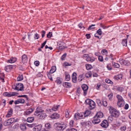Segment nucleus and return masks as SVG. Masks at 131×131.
<instances>
[{
	"mask_svg": "<svg viewBox=\"0 0 131 131\" xmlns=\"http://www.w3.org/2000/svg\"><path fill=\"white\" fill-rule=\"evenodd\" d=\"M66 131H77V130L76 129L71 128L66 129Z\"/></svg>",
	"mask_w": 131,
	"mask_h": 131,
	"instance_id": "obj_50",
	"label": "nucleus"
},
{
	"mask_svg": "<svg viewBox=\"0 0 131 131\" xmlns=\"http://www.w3.org/2000/svg\"><path fill=\"white\" fill-rule=\"evenodd\" d=\"M45 127L46 128L48 129H49L51 128L50 124L49 123L46 124L45 125Z\"/></svg>",
	"mask_w": 131,
	"mask_h": 131,
	"instance_id": "obj_54",
	"label": "nucleus"
},
{
	"mask_svg": "<svg viewBox=\"0 0 131 131\" xmlns=\"http://www.w3.org/2000/svg\"><path fill=\"white\" fill-rule=\"evenodd\" d=\"M120 63L122 65L128 66L130 65V63L129 62L124 60L123 59H120L119 60Z\"/></svg>",
	"mask_w": 131,
	"mask_h": 131,
	"instance_id": "obj_9",
	"label": "nucleus"
},
{
	"mask_svg": "<svg viewBox=\"0 0 131 131\" xmlns=\"http://www.w3.org/2000/svg\"><path fill=\"white\" fill-rule=\"evenodd\" d=\"M96 34H98L99 35H101L102 34V31L101 29H99L96 31Z\"/></svg>",
	"mask_w": 131,
	"mask_h": 131,
	"instance_id": "obj_45",
	"label": "nucleus"
},
{
	"mask_svg": "<svg viewBox=\"0 0 131 131\" xmlns=\"http://www.w3.org/2000/svg\"><path fill=\"white\" fill-rule=\"evenodd\" d=\"M56 69V67L55 66H53L52 67L50 71L49 72L51 73H52L54 72Z\"/></svg>",
	"mask_w": 131,
	"mask_h": 131,
	"instance_id": "obj_25",
	"label": "nucleus"
},
{
	"mask_svg": "<svg viewBox=\"0 0 131 131\" xmlns=\"http://www.w3.org/2000/svg\"><path fill=\"white\" fill-rule=\"evenodd\" d=\"M95 26V25H92L90 26L89 28H88V30L94 29L95 28V27H92L93 26Z\"/></svg>",
	"mask_w": 131,
	"mask_h": 131,
	"instance_id": "obj_42",
	"label": "nucleus"
},
{
	"mask_svg": "<svg viewBox=\"0 0 131 131\" xmlns=\"http://www.w3.org/2000/svg\"><path fill=\"white\" fill-rule=\"evenodd\" d=\"M107 67L109 70H112V67L110 64H108L107 66Z\"/></svg>",
	"mask_w": 131,
	"mask_h": 131,
	"instance_id": "obj_61",
	"label": "nucleus"
},
{
	"mask_svg": "<svg viewBox=\"0 0 131 131\" xmlns=\"http://www.w3.org/2000/svg\"><path fill=\"white\" fill-rule=\"evenodd\" d=\"M14 121L15 119L14 118H10L5 121L4 123V125L5 126L10 125L12 124L14 122Z\"/></svg>",
	"mask_w": 131,
	"mask_h": 131,
	"instance_id": "obj_7",
	"label": "nucleus"
},
{
	"mask_svg": "<svg viewBox=\"0 0 131 131\" xmlns=\"http://www.w3.org/2000/svg\"><path fill=\"white\" fill-rule=\"evenodd\" d=\"M20 102V103H24V100L22 99H18Z\"/></svg>",
	"mask_w": 131,
	"mask_h": 131,
	"instance_id": "obj_55",
	"label": "nucleus"
},
{
	"mask_svg": "<svg viewBox=\"0 0 131 131\" xmlns=\"http://www.w3.org/2000/svg\"><path fill=\"white\" fill-rule=\"evenodd\" d=\"M63 85L64 87L67 88H71L72 86L71 84L70 83L68 82L63 83Z\"/></svg>",
	"mask_w": 131,
	"mask_h": 131,
	"instance_id": "obj_18",
	"label": "nucleus"
},
{
	"mask_svg": "<svg viewBox=\"0 0 131 131\" xmlns=\"http://www.w3.org/2000/svg\"><path fill=\"white\" fill-rule=\"evenodd\" d=\"M56 129L59 131L63 130L67 126V124L66 123H61L60 124L56 123L54 125Z\"/></svg>",
	"mask_w": 131,
	"mask_h": 131,
	"instance_id": "obj_1",
	"label": "nucleus"
},
{
	"mask_svg": "<svg viewBox=\"0 0 131 131\" xmlns=\"http://www.w3.org/2000/svg\"><path fill=\"white\" fill-rule=\"evenodd\" d=\"M126 127L125 126L121 127L120 128L121 131H125L126 130Z\"/></svg>",
	"mask_w": 131,
	"mask_h": 131,
	"instance_id": "obj_51",
	"label": "nucleus"
},
{
	"mask_svg": "<svg viewBox=\"0 0 131 131\" xmlns=\"http://www.w3.org/2000/svg\"><path fill=\"white\" fill-rule=\"evenodd\" d=\"M21 61L23 64L25 63L27 61V56L25 54H24L21 57Z\"/></svg>",
	"mask_w": 131,
	"mask_h": 131,
	"instance_id": "obj_16",
	"label": "nucleus"
},
{
	"mask_svg": "<svg viewBox=\"0 0 131 131\" xmlns=\"http://www.w3.org/2000/svg\"><path fill=\"white\" fill-rule=\"evenodd\" d=\"M100 125L103 127L106 128L108 127V124L107 121L105 120L103 121Z\"/></svg>",
	"mask_w": 131,
	"mask_h": 131,
	"instance_id": "obj_14",
	"label": "nucleus"
},
{
	"mask_svg": "<svg viewBox=\"0 0 131 131\" xmlns=\"http://www.w3.org/2000/svg\"><path fill=\"white\" fill-rule=\"evenodd\" d=\"M93 120L92 121L93 123L96 124L99 123L100 122V120L99 118H98L95 116L93 117Z\"/></svg>",
	"mask_w": 131,
	"mask_h": 131,
	"instance_id": "obj_12",
	"label": "nucleus"
},
{
	"mask_svg": "<svg viewBox=\"0 0 131 131\" xmlns=\"http://www.w3.org/2000/svg\"><path fill=\"white\" fill-rule=\"evenodd\" d=\"M82 88L84 91V94L85 96L87 94V91L88 88V86L86 84H83L82 85Z\"/></svg>",
	"mask_w": 131,
	"mask_h": 131,
	"instance_id": "obj_11",
	"label": "nucleus"
},
{
	"mask_svg": "<svg viewBox=\"0 0 131 131\" xmlns=\"http://www.w3.org/2000/svg\"><path fill=\"white\" fill-rule=\"evenodd\" d=\"M122 74H120L118 75H117L115 76V79H121L122 78Z\"/></svg>",
	"mask_w": 131,
	"mask_h": 131,
	"instance_id": "obj_41",
	"label": "nucleus"
},
{
	"mask_svg": "<svg viewBox=\"0 0 131 131\" xmlns=\"http://www.w3.org/2000/svg\"><path fill=\"white\" fill-rule=\"evenodd\" d=\"M13 109H11L10 111H9L7 115L6 116V117H8L10 116L12 113Z\"/></svg>",
	"mask_w": 131,
	"mask_h": 131,
	"instance_id": "obj_36",
	"label": "nucleus"
},
{
	"mask_svg": "<svg viewBox=\"0 0 131 131\" xmlns=\"http://www.w3.org/2000/svg\"><path fill=\"white\" fill-rule=\"evenodd\" d=\"M60 45V43H58L57 48L61 50L64 49V46H59Z\"/></svg>",
	"mask_w": 131,
	"mask_h": 131,
	"instance_id": "obj_32",
	"label": "nucleus"
},
{
	"mask_svg": "<svg viewBox=\"0 0 131 131\" xmlns=\"http://www.w3.org/2000/svg\"><path fill=\"white\" fill-rule=\"evenodd\" d=\"M65 116L67 118H69L70 116V114L68 112V111L66 110L65 111Z\"/></svg>",
	"mask_w": 131,
	"mask_h": 131,
	"instance_id": "obj_38",
	"label": "nucleus"
},
{
	"mask_svg": "<svg viewBox=\"0 0 131 131\" xmlns=\"http://www.w3.org/2000/svg\"><path fill=\"white\" fill-rule=\"evenodd\" d=\"M112 65L115 68H118L120 67L119 65V64L113 62H112Z\"/></svg>",
	"mask_w": 131,
	"mask_h": 131,
	"instance_id": "obj_33",
	"label": "nucleus"
},
{
	"mask_svg": "<svg viewBox=\"0 0 131 131\" xmlns=\"http://www.w3.org/2000/svg\"><path fill=\"white\" fill-rule=\"evenodd\" d=\"M43 110L40 109V108H37L35 112L34 113V115L36 116H39L41 114L43 113Z\"/></svg>",
	"mask_w": 131,
	"mask_h": 131,
	"instance_id": "obj_10",
	"label": "nucleus"
},
{
	"mask_svg": "<svg viewBox=\"0 0 131 131\" xmlns=\"http://www.w3.org/2000/svg\"><path fill=\"white\" fill-rule=\"evenodd\" d=\"M101 85V84L100 83H98L97 84V85L96 86V88L98 90H99L100 88V86Z\"/></svg>",
	"mask_w": 131,
	"mask_h": 131,
	"instance_id": "obj_57",
	"label": "nucleus"
},
{
	"mask_svg": "<svg viewBox=\"0 0 131 131\" xmlns=\"http://www.w3.org/2000/svg\"><path fill=\"white\" fill-rule=\"evenodd\" d=\"M34 63L36 66H38L39 64V62L38 61H37L34 62Z\"/></svg>",
	"mask_w": 131,
	"mask_h": 131,
	"instance_id": "obj_59",
	"label": "nucleus"
},
{
	"mask_svg": "<svg viewBox=\"0 0 131 131\" xmlns=\"http://www.w3.org/2000/svg\"><path fill=\"white\" fill-rule=\"evenodd\" d=\"M84 114L83 113H76L74 115V119L77 120L78 119H82L84 118Z\"/></svg>",
	"mask_w": 131,
	"mask_h": 131,
	"instance_id": "obj_5",
	"label": "nucleus"
},
{
	"mask_svg": "<svg viewBox=\"0 0 131 131\" xmlns=\"http://www.w3.org/2000/svg\"><path fill=\"white\" fill-rule=\"evenodd\" d=\"M74 122V121H73L72 120H71L69 123L70 126L71 127H72L73 126V123Z\"/></svg>",
	"mask_w": 131,
	"mask_h": 131,
	"instance_id": "obj_63",
	"label": "nucleus"
},
{
	"mask_svg": "<svg viewBox=\"0 0 131 131\" xmlns=\"http://www.w3.org/2000/svg\"><path fill=\"white\" fill-rule=\"evenodd\" d=\"M110 112L112 116L117 117L119 115V112L115 109H113L110 111Z\"/></svg>",
	"mask_w": 131,
	"mask_h": 131,
	"instance_id": "obj_6",
	"label": "nucleus"
},
{
	"mask_svg": "<svg viewBox=\"0 0 131 131\" xmlns=\"http://www.w3.org/2000/svg\"><path fill=\"white\" fill-rule=\"evenodd\" d=\"M59 117V115L57 113H55L52 114L51 116L52 119H57Z\"/></svg>",
	"mask_w": 131,
	"mask_h": 131,
	"instance_id": "obj_17",
	"label": "nucleus"
},
{
	"mask_svg": "<svg viewBox=\"0 0 131 131\" xmlns=\"http://www.w3.org/2000/svg\"><path fill=\"white\" fill-rule=\"evenodd\" d=\"M107 52V50L106 49H103L102 50V54L104 53V54H106V53Z\"/></svg>",
	"mask_w": 131,
	"mask_h": 131,
	"instance_id": "obj_58",
	"label": "nucleus"
},
{
	"mask_svg": "<svg viewBox=\"0 0 131 131\" xmlns=\"http://www.w3.org/2000/svg\"><path fill=\"white\" fill-rule=\"evenodd\" d=\"M17 60V58H12L10 59L7 61V62L13 63L15 62Z\"/></svg>",
	"mask_w": 131,
	"mask_h": 131,
	"instance_id": "obj_20",
	"label": "nucleus"
},
{
	"mask_svg": "<svg viewBox=\"0 0 131 131\" xmlns=\"http://www.w3.org/2000/svg\"><path fill=\"white\" fill-rule=\"evenodd\" d=\"M127 39H124L123 40L122 42V44L123 46H127Z\"/></svg>",
	"mask_w": 131,
	"mask_h": 131,
	"instance_id": "obj_28",
	"label": "nucleus"
},
{
	"mask_svg": "<svg viewBox=\"0 0 131 131\" xmlns=\"http://www.w3.org/2000/svg\"><path fill=\"white\" fill-rule=\"evenodd\" d=\"M84 79L83 75H81L79 76L78 80L80 81H82V80Z\"/></svg>",
	"mask_w": 131,
	"mask_h": 131,
	"instance_id": "obj_47",
	"label": "nucleus"
},
{
	"mask_svg": "<svg viewBox=\"0 0 131 131\" xmlns=\"http://www.w3.org/2000/svg\"><path fill=\"white\" fill-rule=\"evenodd\" d=\"M18 93L17 92H13L8 93L7 92L5 93L4 94V95L5 96H6L8 97H10L11 96L17 95H18Z\"/></svg>",
	"mask_w": 131,
	"mask_h": 131,
	"instance_id": "obj_8",
	"label": "nucleus"
},
{
	"mask_svg": "<svg viewBox=\"0 0 131 131\" xmlns=\"http://www.w3.org/2000/svg\"><path fill=\"white\" fill-rule=\"evenodd\" d=\"M23 75H19L17 78V81H20L23 80Z\"/></svg>",
	"mask_w": 131,
	"mask_h": 131,
	"instance_id": "obj_35",
	"label": "nucleus"
},
{
	"mask_svg": "<svg viewBox=\"0 0 131 131\" xmlns=\"http://www.w3.org/2000/svg\"><path fill=\"white\" fill-rule=\"evenodd\" d=\"M102 102L103 105L105 107H106L107 105V104L106 99H105L103 100H102Z\"/></svg>",
	"mask_w": 131,
	"mask_h": 131,
	"instance_id": "obj_40",
	"label": "nucleus"
},
{
	"mask_svg": "<svg viewBox=\"0 0 131 131\" xmlns=\"http://www.w3.org/2000/svg\"><path fill=\"white\" fill-rule=\"evenodd\" d=\"M34 110V108H33L27 109L24 112V115H28L32 113Z\"/></svg>",
	"mask_w": 131,
	"mask_h": 131,
	"instance_id": "obj_13",
	"label": "nucleus"
},
{
	"mask_svg": "<svg viewBox=\"0 0 131 131\" xmlns=\"http://www.w3.org/2000/svg\"><path fill=\"white\" fill-rule=\"evenodd\" d=\"M113 96V94L112 93H111L109 94L108 95V96L109 97V100H112V97Z\"/></svg>",
	"mask_w": 131,
	"mask_h": 131,
	"instance_id": "obj_52",
	"label": "nucleus"
},
{
	"mask_svg": "<svg viewBox=\"0 0 131 131\" xmlns=\"http://www.w3.org/2000/svg\"><path fill=\"white\" fill-rule=\"evenodd\" d=\"M86 60L87 61H89L91 62H92L94 61L95 59H91V58L89 56V57H88L87 58Z\"/></svg>",
	"mask_w": 131,
	"mask_h": 131,
	"instance_id": "obj_34",
	"label": "nucleus"
},
{
	"mask_svg": "<svg viewBox=\"0 0 131 131\" xmlns=\"http://www.w3.org/2000/svg\"><path fill=\"white\" fill-rule=\"evenodd\" d=\"M86 69L88 70H90L92 68L91 65L89 64H86Z\"/></svg>",
	"mask_w": 131,
	"mask_h": 131,
	"instance_id": "obj_39",
	"label": "nucleus"
},
{
	"mask_svg": "<svg viewBox=\"0 0 131 131\" xmlns=\"http://www.w3.org/2000/svg\"><path fill=\"white\" fill-rule=\"evenodd\" d=\"M96 102L99 106H101L102 104L101 101L99 99H97L96 100Z\"/></svg>",
	"mask_w": 131,
	"mask_h": 131,
	"instance_id": "obj_43",
	"label": "nucleus"
},
{
	"mask_svg": "<svg viewBox=\"0 0 131 131\" xmlns=\"http://www.w3.org/2000/svg\"><path fill=\"white\" fill-rule=\"evenodd\" d=\"M52 36V32H49L47 35V37L48 38H50Z\"/></svg>",
	"mask_w": 131,
	"mask_h": 131,
	"instance_id": "obj_44",
	"label": "nucleus"
},
{
	"mask_svg": "<svg viewBox=\"0 0 131 131\" xmlns=\"http://www.w3.org/2000/svg\"><path fill=\"white\" fill-rule=\"evenodd\" d=\"M85 102L88 105V107L90 110H91L94 108L95 106V103L92 100L87 99L85 101Z\"/></svg>",
	"mask_w": 131,
	"mask_h": 131,
	"instance_id": "obj_2",
	"label": "nucleus"
},
{
	"mask_svg": "<svg viewBox=\"0 0 131 131\" xmlns=\"http://www.w3.org/2000/svg\"><path fill=\"white\" fill-rule=\"evenodd\" d=\"M117 90L120 92H122L123 90V89L122 87H119L117 88Z\"/></svg>",
	"mask_w": 131,
	"mask_h": 131,
	"instance_id": "obj_53",
	"label": "nucleus"
},
{
	"mask_svg": "<svg viewBox=\"0 0 131 131\" xmlns=\"http://www.w3.org/2000/svg\"><path fill=\"white\" fill-rule=\"evenodd\" d=\"M34 119V118L33 117H29L27 118V121L28 122L31 123L33 121Z\"/></svg>",
	"mask_w": 131,
	"mask_h": 131,
	"instance_id": "obj_29",
	"label": "nucleus"
},
{
	"mask_svg": "<svg viewBox=\"0 0 131 131\" xmlns=\"http://www.w3.org/2000/svg\"><path fill=\"white\" fill-rule=\"evenodd\" d=\"M72 64L71 63H69L67 62H66L64 63L63 66L64 67H66L68 66H70Z\"/></svg>",
	"mask_w": 131,
	"mask_h": 131,
	"instance_id": "obj_46",
	"label": "nucleus"
},
{
	"mask_svg": "<svg viewBox=\"0 0 131 131\" xmlns=\"http://www.w3.org/2000/svg\"><path fill=\"white\" fill-rule=\"evenodd\" d=\"M105 81L106 83H110L111 84H113V82L109 79H106L105 80Z\"/></svg>",
	"mask_w": 131,
	"mask_h": 131,
	"instance_id": "obj_48",
	"label": "nucleus"
},
{
	"mask_svg": "<svg viewBox=\"0 0 131 131\" xmlns=\"http://www.w3.org/2000/svg\"><path fill=\"white\" fill-rule=\"evenodd\" d=\"M95 116L98 118H102L103 116V114L101 112H98Z\"/></svg>",
	"mask_w": 131,
	"mask_h": 131,
	"instance_id": "obj_23",
	"label": "nucleus"
},
{
	"mask_svg": "<svg viewBox=\"0 0 131 131\" xmlns=\"http://www.w3.org/2000/svg\"><path fill=\"white\" fill-rule=\"evenodd\" d=\"M60 106L59 105L54 106L51 109H49V110L50 112H52V111H56L57 110L58 107Z\"/></svg>",
	"mask_w": 131,
	"mask_h": 131,
	"instance_id": "obj_22",
	"label": "nucleus"
},
{
	"mask_svg": "<svg viewBox=\"0 0 131 131\" xmlns=\"http://www.w3.org/2000/svg\"><path fill=\"white\" fill-rule=\"evenodd\" d=\"M65 79L67 81H69L70 80V76L69 74L66 73Z\"/></svg>",
	"mask_w": 131,
	"mask_h": 131,
	"instance_id": "obj_31",
	"label": "nucleus"
},
{
	"mask_svg": "<svg viewBox=\"0 0 131 131\" xmlns=\"http://www.w3.org/2000/svg\"><path fill=\"white\" fill-rule=\"evenodd\" d=\"M91 112L89 111H86L84 113V117L88 116L90 114Z\"/></svg>",
	"mask_w": 131,
	"mask_h": 131,
	"instance_id": "obj_27",
	"label": "nucleus"
},
{
	"mask_svg": "<svg viewBox=\"0 0 131 131\" xmlns=\"http://www.w3.org/2000/svg\"><path fill=\"white\" fill-rule=\"evenodd\" d=\"M46 42L47 41L46 40L44 42H43L42 43V44L40 48H42L43 47L45 46V45L46 44Z\"/></svg>",
	"mask_w": 131,
	"mask_h": 131,
	"instance_id": "obj_60",
	"label": "nucleus"
},
{
	"mask_svg": "<svg viewBox=\"0 0 131 131\" xmlns=\"http://www.w3.org/2000/svg\"><path fill=\"white\" fill-rule=\"evenodd\" d=\"M77 74L75 73H74L72 75V79L73 82L74 83H75L77 82V78L76 75Z\"/></svg>",
	"mask_w": 131,
	"mask_h": 131,
	"instance_id": "obj_19",
	"label": "nucleus"
},
{
	"mask_svg": "<svg viewBox=\"0 0 131 131\" xmlns=\"http://www.w3.org/2000/svg\"><path fill=\"white\" fill-rule=\"evenodd\" d=\"M66 55L67 53H65L62 56L61 59L62 60H63L65 59Z\"/></svg>",
	"mask_w": 131,
	"mask_h": 131,
	"instance_id": "obj_49",
	"label": "nucleus"
},
{
	"mask_svg": "<svg viewBox=\"0 0 131 131\" xmlns=\"http://www.w3.org/2000/svg\"><path fill=\"white\" fill-rule=\"evenodd\" d=\"M62 79L60 77H58L57 78L56 80L55 81V82L58 84H60L62 82Z\"/></svg>",
	"mask_w": 131,
	"mask_h": 131,
	"instance_id": "obj_24",
	"label": "nucleus"
},
{
	"mask_svg": "<svg viewBox=\"0 0 131 131\" xmlns=\"http://www.w3.org/2000/svg\"><path fill=\"white\" fill-rule=\"evenodd\" d=\"M42 126L41 125H38L35 126L33 128L34 131H40L41 130Z\"/></svg>",
	"mask_w": 131,
	"mask_h": 131,
	"instance_id": "obj_15",
	"label": "nucleus"
},
{
	"mask_svg": "<svg viewBox=\"0 0 131 131\" xmlns=\"http://www.w3.org/2000/svg\"><path fill=\"white\" fill-rule=\"evenodd\" d=\"M13 66L12 65H8L5 68V70L7 72H8L9 71L13 68Z\"/></svg>",
	"mask_w": 131,
	"mask_h": 131,
	"instance_id": "obj_21",
	"label": "nucleus"
},
{
	"mask_svg": "<svg viewBox=\"0 0 131 131\" xmlns=\"http://www.w3.org/2000/svg\"><path fill=\"white\" fill-rule=\"evenodd\" d=\"M99 60L101 61H102L103 60V57L101 56H99L98 58Z\"/></svg>",
	"mask_w": 131,
	"mask_h": 131,
	"instance_id": "obj_62",
	"label": "nucleus"
},
{
	"mask_svg": "<svg viewBox=\"0 0 131 131\" xmlns=\"http://www.w3.org/2000/svg\"><path fill=\"white\" fill-rule=\"evenodd\" d=\"M20 127L21 130H24L26 129V127L25 124H20Z\"/></svg>",
	"mask_w": 131,
	"mask_h": 131,
	"instance_id": "obj_30",
	"label": "nucleus"
},
{
	"mask_svg": "<svg viewBox=\"0 0 131 131\" xmlns=\"http://www.w3.org/2000/svg\"><path fill=\"white\" fill-rule=\"evenodd\" d=\"M112 116L111 115V116H109L108 118V120L110 121H112L113 120Z\"/></svg>",
	"mask_w": 131,
	"mask_h": 131,
	"instance_id": "obj_56",
	"label": "nucleus"
},
{
	"mask_svg": "<svg viewBox=\"0 0 131 131\" xmlns=\"http://www.w3.org/2000/svg\"><path fill=\"white\" fill-rule=\"evenodd\" d=\"M85 76L87 78H89V77H91L92 75V73L91 72H88L86 73L85 75Z\"/></svg>",
	"mask_w": 131,
	"mask_h": 131,
	"instance_id": "obj_37",
	"label": "nucleus"
},
{
	"mask_svg": "<svg viewBox=\"0 0 131 131\" xmlns=\"http://www.w3.org/2000/svg\"><path fill=\"white\" fill-rule=\"evenodd\" d=\"M39 115V118L41 119H43L47 116L45 113H41Z\"/></svg>",
	"mask_w": 131,
	"mask_h": 131,
	"instance_id": "obj_26",
	"label": "nucleus"
},
{
	"mask_svg": "<svg viewBox=\"0 0 131 131\" xmlns=\"http://www.w3.org/2000/svg\"><path fill=\"white\" fill-rule=\"evenodd\" d=\"M117 97L118 100L117 104L119 107H121L124 106V101L123 100L121 96L120 95H118Z\"/></svg>",
	"mask_w": 131,
	"mask_h": 131,
	"instance_id": "obj_4",
	"label": "nucleus"
},
{
	"mask_svg": "<svg viewBox=\"0 0 131 131\" xmlns=\"http://www.w3.org/2000/svg\"><path fill=\"white\" fill-rule=\"evenodd\" d=\"M12 88L18 91H23L24 86L22 83H18L16 85H14L12 86Z\"/></svg>",
	"mask_w": 131,
	"mask_h": 131,
	"instance_id": "obj_3",
	"label": "nucleus"
},
{
	"mask_svg": "<svg viewBox=\"0 0 131 131\" xmlns=\"http://www.w3.org/2000/svg\"><path fill=\"white\" fill-rule=\"evenodd\" d=\"M35 37H34L35 39H38L39 38L38 35L37 33H36L35 34Z\"/></svg>",
	"mask_w": 131,
	"mask_h": 131,
	"instance_id": "obj_64",
	"label": "nucleus"
}]
</instances>
